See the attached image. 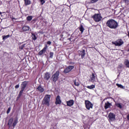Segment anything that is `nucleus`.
<instances>
[{"label": "nucleus", "mask_w": 129, "mask_h": 129, "mask_svg": "<svg viewBox=\"0 0 129 129\" xmlns=\"http://www.w3.org/2000/svg\"><path fill=\"white\" fill-rule=\"evenodd\" d=\"M107 26L110 28V29H116L118 26V23L116 21L113 19H110L106 22Z\"/></svg>", "instance_id": "obj_1"}, {"label": "nucleus", "mask_w": 129, "mask_h": 129, "mask_svg": "<svg viewBox=\"0 0 129 129\" xmlns=\"http://www.w3.org/2000/svg\"><path fill=\"white\" fill-rule=\"evenodd\" d=\"M50 98H51V95H45L42 100V104L47 105V106H50Z\"/></svg>", "instance_id": "obj_2"}, {"label": "nucleus", "mask_w": 129, "mask_h": 129, "mask_svg": "<svg viewBox=\"0 0 129 129\" xmlns=\"http://www.w3.org/2000/svg\"><path fill=\"white\" fill-rule=\"evenodd\" d=\"M17 123H18V119H15L14 120V118H11L9 120L8 125H9V126H12H12H13V127H15L16 125H17Z\"/></svg>", "instance_id": "obj_3"}, {"label": "nucleus", "mask_w": 129, "mask_h": 129, "mask_svg": "<svg viewBox=\"0 0 129 129\" xmlns=\"http://www.w3.org/2000/svg\"><path fill=\"white\" fill-rule=\"evenodd\" d=\"M59 75H60V72L59 71H57L55 74H54L51 79L52 80L53 82H56L58 79H59Z\"/></svg>", "instance_id": "obj_4"}, {"label": "nucleus", "mask_w": 129, "mask_h": 129, "mask_svg": "<svg viewBox=\"0 0 129 129\" xmlns=\"http://www.w3.org/2000/svg\"><path fill=\"white\" fill-rule=\"evenodd\" d=\"M112 44L115 45V46H120L121 45H123V41H122L121 39H119L116 41H112Z\"/></svg>", "instance_id": "obj_5"}, {"label": "nucleus", "mask_w": 129, "mask_h": 129, "mask_svg": "<svg viewBox=\"0 0 129 129\" xmlns=\"http://www.w3.org/2000/svg\"><path fill=\"white\" fill-rule=\"evenodd\" d=\"M85 104L86 105V107L87 109L89 110L90 108H93V104L91 103V102L88 100L85 101Z\"/></svg>", "instance_id": "obj_6"}, {"label": "nucleus", "mask_w": 129, "mask_h": 129, "mask_svg": "<svg viewBox=\"0 0 129 129\" xmlns=\"http://www.w3.org/2000/svg\"><path fill=\"white\" fill-rule=\"evenodd\" d=\"M108 120L109 122H111V121H114L115 120V114H114L113 113H109L108 116Z\"/></svg>", "instance_id": "obj_7"}, {"label": "nucleus", "mask_w": 129, "mask_h": 129, "mask_svg": "<svg viewBox=\"0 0 129 129\" xmlns=\"http://www.w3.org/2000/svg\"><path fill=\"white\" fill-rule=\"evenodd\" d=\"M93 18L94 19V21L95 22H100L101 21V19H102V17H101V15L100 14H95Z\"/></svg>", "instance_id": "obj_8"}, {"label": "nucleus", "mask_w": 129, "mask_h": 129, "mask_svg": "<svg viewBox=\"0 0 129 129\" xmlns=\"http://www.w3.org/2000/svg\"><path fill=\"white\" fill-rule=\"evenodd\" d=\"M96 76H95V74L92 73L91 76H90V82H92L93 83H94L96 82Z\"/></svg>", "instance_id": "obj_9"}, {"label": "nucleus", "mask_w": 129, "mask_h": 129, "mask_svg": "<svg viewBox=\"0 0 129 129\" xmlns=\"http://www.w3.org/2000/svg\"><path fill=\"white\" fill-rule=\"evenodd\" d=\"M74 68V66H69L68 68H66L63 71V73H69V72H70V71H71V70H72V69H73Z\"/></svg>", "instance_id": "obj_10"}, {"label": "nucleus", "mask_w": 129, "mask_h": 129, "mask_svg": "<svg viewBox=\"0 0 129 129\" xmlns=\"http://www.w3.org/2000/svg\"><path fill=\"white\" fill-rule=\"evenodd\" d=\"M43 78L44 79V80H46V81H48V80H49V79H50V78H51V74H50V73H45L44 74Z\"/></svg>", "instance_id": "obj_11"}, {"label": "nucleus", "mask_w": 129, "mask_h": 129, "mask_svg": "<svg viewBox=\"0 0 129 129\" xmlns=\"http://www.w3.org/2000/svg\"><path fill=\"white\" fill-rule=\"evenodd\" d=\"M28 83H29V82L28 81L23 82L20 86L21 89H23L25 90L26 87H27V85H28Z\"/></svg>", "instance_id": "obj_12"}, {"label": "nucleus", "mask_w": 129, "mask_h": 129, "mask_svg": "<svg viewBox=\"0 0 129 129\" xmlns=\"http://www.w3.org/2000/svg\"><path fill=\"white\" fill-rule=\"evenodd\" d=\"M47 48H48V46L45 44L44 47L39 52L38 55H40L41 56L42 54H44V53H45V52L47 51Z\"/></svg>", "instance_id": "obj_13"}, {"label": "nucleus", "mask_w": 129, "mask_h": 129, "mask_svg": "<svg viewBox=\"0 0 129 129\" xmlns=\"http://www.w3.org/2000/svg\"><path fill=\"white\" fill-rule=\"evenodd\" d=\"M61 103L62 101L61 100V99H60V96H57L56 98L55 104H61Z\"/></svg>", "instance_id": "obj_14"}, {"label": "nucleus", "mask_w": 129, "mask_h": 129, "mask_svg": "<svg viewBox=\"0 0 129 129\" xmlns=\"http://www.w3.org/2000/svg\"><path fill=\"white\" fill-rule=\"evenodd\" d=\"M66 102L68 106H72L74 104V100H73L67 101Z\"/></svg>", "instance_id": "obj_15"}, {"label": "nucleus", "mask_w": 129, "mask_h": 129, "mask_svg": "<svg viewBox=\"0 0 129 129\" xmlns=\"http://www.w3.org/2000/svg\"><path fill=\"white\" fill-rule=\"evenodd\" d=\"M110 106H111V103H109V102L107 101L105 103V109L110 108Z\"/></svg>", "instance_id": "obj_16"}, {"label": "nucleus", "mask_w": 129, "mask_h": 129, "mask_svg": "<svg viewBox=\"0 0 129 129\" xmlns=\"http://www.w3.org/2000/svg\"><path fill=\"white\" fill-rule=\"evenodd\" d=\"M80 55H81L82 59H83L84 57H85V55H86L85 50H83L82 51H80Z\"/></svg>", "instance_id": "obj_17"}, {"label": "nucleus", "mask_w": 129, "mask_h": 129, "mask_svg": "<svg viewBox=\"0 0 129 129\" xmlns=\"http://www.w3.org/2000/svg\"><path fill=\"white\" fill-rule=\"evenodd\" d=\"M25 6H30L31 5V0H24Z\"/></svg>", "instance_id": "obj_18"}, {"label": "nucleus", "mask_w": 129, "mask_h": 129, "mask_svg": "<svg viewBox=\"0 0 129 129\" xmlns=\"http://www.w3.org/2000/svg\"><path fill=\"white\" fill-rule=\"evenodd\" d=\"M22 30L24 32H27V31H29V30H30V27H29V26H24L22 28Z\"/></svg>", "instance_id": "obj_19"}, {"label": "nucleus", "mask_w": 129, "mask_h": 129, "mask_svg": "<svg viewBox=\"0 0 129 129\" xmlns=\"http://www.w3.org/2000/svg\"><path fill=\"white\" fill-rule=\"evenodd\" d=\"M124 65L127 68H129V61L127 59H125L124 62Z\"/></svg>", "instance_id": "obj_20"}, {"label": "nucleus", "mask_w": 129, "mask_h": 129, "mask_svg": "<svg viewBox=\"0 0 129 129\" xmlns=\"http://www.w3.org/2000/svg\"><path fill=\"white\" fill-rule=\"evenodd\" d=\"M37 89L39 91V92H43L44 91V88H42L41 86H38Z\"/></svg>", "instance_id": "obj_21"}, {"label": "nucleus", "mask_w": 129, "mask_h": 129, "mask_svg": "<svg viewBox=\"0 0 129 129\" xmlns=\"http://www.w3.org/2000/svg\"><path fill=\"white\" fill-rule=\"evenodd\" d=\"M86 88H88V89H94V88H95V85H91V86H87Z\"/></svg>", "instance_id": "obj_22"}, {"label": "nucleus", "mask_w": 129, "mask_h": 129, "mask_svg": "<svg viewBox=\"0 0 129 129\" xmlns=\"http://www.w3.org/2000/svg\"><path fill=\"white\" fill-rule=\"evenodd\" d=\"M116 86H118V87H119V88H121V89H124V88H125L124 86L119 84H116Z\"/></svg>", "instance_id": "obj_23"}, {"label": "nucleus", "mask_w": 129, "mask_h": 129, "mask_svg": "<svg viewBox=\"0 0 129 129\" xmlns=\"http://www.w3.org/2000/svg\"><path fill=\"white\" fill-rule=\"evenodd\" d=\"M80 31L81 32L82 34L84 32V28H83V26L80 25L79 28Z\"/></svg>", "instance_id": "obj_24"}, {"label": "nucleus", "mask_w": 129, "mask_h": 129, "mask_svg": "<svg viewBox=\"0 0 129 129\" xmlns=\"http://www.w3.org/2000/svg\"><path fill=\"white\" fill-rule=\"evenodd\" d=\"M2 37H3V40H7V39H8V38H10V35H3Z\"/></svg>", "instance_id": "obj_25"}, {"label": "nucleus", "mask_w": 129, "mask_h": 129, "mask_svg": "<svg viewBox=\"0 0 129 129\" xmlns=\"http://www.w3.org/2000/svg\"><path fill=\"white\" fill-rule=\"evenodd\" d=\"M32 39L33 41H36L37 39V36H36L35 34H32Z\"/></svg>", "instance_id": "obj_26"}, {"label": "nucleus", "mask_w": 129, "mask_h": 129, "mask_svg": "<svg viewBox=\"0 0 129 129\" xmlns=\"http://www.w3.org/2000/svg\"><path fill=\"white\" fill-rule=\"evenodd\" d=\"M115 105L117 107H119V108H122V106L121 105V104L120 103H116L115 104Z\"/></svg>", "instance_id": "obj_27"}, {"label": "nucleus", "mask_w": 129, "mask_h": 129, "mask_svg": "<svg viewBox=\"0 0 129 129\" xmlns=\"http://www.w3.org/2000/svg\"><path fill=\"white\" fill-rule=\"evenodd\" d=\"M33 19V16H28L27 17V20L28 21V22H30V21H32V20Z\"/></svg>", "instance_id": "obj_28"}, {"label": "nucleus", "mask_w": 129, "mask_h": 129, "mask_svg": "<svg viewBox=\"0 0 129 129\" xmlns=\"http://www.w3.org/2000/svg\"><path fill=\"white\" fill-rule=\"evenodd\" d=\"M74 83L76 86H79L80 85V84H79L78 82L76 81V80L74 81Z\"/></svg>", "instance_id": "obj_29"}, {"label": "nucleus", "mask_w": 129, "mask_h": 129, "mask_svg": "<svg viewBox=\"0 0 129 129\" xmlns=\"http://www.w3.org/2000/svg\"><path fill=\"white\" fill-rule=\"evenodd\" d=\"M25 47H26V43H24V44H22L21 46H20L19 47V48L21 50H23L24 49V48H25Z\"/></svg>", "instance_id": "obj_30"}, {"label": "nucleus", "mask_w": 129, "mask_h": 129, "mask_svg": "<svg viewBox=\"0 0 129 129\" xmlns=\"http://www.w3.org/2000/svg\"><path fill=\"white\" fill-rule=\"evenodd\" d=\"M53 56H54V53L52 52H50L49 53V57L53 58Z\"/></svg>", "instance_id": "obj_31"}, {"label": "nucleus", "mask_w": 129, "mask_h": 129, "mask_svg": "<svg viewBox=\"0 0 129 129\" xmlns=\"http://www.w3.org/2000/svg\"><path fill=\"white\" fill-rule=\"evenodd\" d=\"M21 89V91H20V92L19 93L20 95H21V94H23V92H24V91L25 90H24L23 89Z\"/></svg>", "instance_id": "obj_32"}, {"label": "nucleus", "mask_w": 129, "mask_h": 129, "mask_svg": "<svg viewBox=\"0 0 129 129\" xmlns=\"http://www.w3.org/2000/svg\"><path fill=\"white\" fill-rule=\"evenodd\" d=\"M98 1H99V0H92V1H91V3L92 4H93V3H96L97 2H98Z\"/></svg>", "instance_id": "obj_33"}, {"label": "nucleus", "mask_w": 129, "mask_h": 129, "mask_svg": "<svg viewBox=\"0 0 129 129\" xmlns=\"http://www.w3.org/2000/svg\"><path fill=\"white\" fill-rule=\"evenodd\" d=\"M40 2L41 3V5H44L45 3V0H40Z\"/></svg>", "instance_id": "obj_34"}, {"label": "nucleus", "mask_w": 129, "mask_h": 129, "mask_svg": "<svg viewBox=\"0 0 129 129\" xmlns=\"http://www.w3.org/2000/svg\"><path fill=\"white\" fill-rule=\"evenodd\" d=\"M124 2L125 3V4H126V5H128L129 1L128 0H124Z\"/></svg>", "instance_id": "obj_35"}, {"label": "nucleus", "mask_w": 129, "mask_h": 129, "mask_svg": "<svg viewBox=\"0 0 129 129\" xmlns=\"http://www.w3.org/2000/svg\"><path fill=\"white\" fill-rule=\"evenodd\" d=\"M10 111H11V107H9L7 111V113H8V114L10 113Z\"/></svg>", "instance_id": "obj_36"}, {"label": "nucleus", "mask_w": 129, "mask_h": 129, "mask_svg": "<svg viewBox=\"0 0 129 129\" xmlns=\"http://www.w3.org/2000/svg\"><path fill=\"white\" fill-rule=\"evenodd\" d=\"M19 87H20V85H17L16 86H15V88L16 89H18V88H19Z\"/></svg>", "instance_id": "obj_37"}, {"label": "nucleus", "mask_w": 129, "mask_h": 129, "mask_svg": "<svg viewBox=\"0 0 129 129\" xmlns=\"http://www.w3.org/2000/svg\"><path fill=\"white\" fill-rule=\"evenodd\" d=\"M47 44H48V45H51V41H48L47 42Z\"/></svg>", "instance_id": "obj_38"}, {"label": "nucleus", "mask_w": 129, "mask_h": 129, "mask_svg": "<svg viewBox=\"0 0 129 129\" xmlns=\"http://www.w3.org/2000/svg\"><path fill=\"white\" fill-rule=\"evenodd\" d=\"M121 67H122V65H119L118 66V68H121Z\"/></svg>", "instance_id": "obj_39"}, {"label": "nucleus", "mask_w": 129, "mask_h": 129, "mask_svg": "<svg viewBox=\"0 0 129 129\" xmlns=\"http://www.w3.org/2000/svg\"><path fill=\"white\" fill-rule=\"evenodd\" d=\"M127 119L129 120V114L127 115Z\"/></svg>", "instance_id": "obj_40"}, {"label": "nucleus", "mask_w": 129, "mask_h": 129, "mask_svg": "<svg viewBox=\"0 0 129 129\" xmlns=\"http://www.w3.org/2000/svg\"><path fill=\"white\" fill-rule=\"evenodd\" d=\"M12 20H16L15 18H12Z\"/></svg>", "instance_id": "obj_41"}, {"label": "nucleus", "mask_w": 129, "mask_h": 129, "mask_svg": "<svg viewBox=\"0 0 129 129\" xmlns=\"http://www.w3.org/2000/svg\"><path fill=\"white\" fill-rule=\"evenodd\" d=\"M60 36H61V37H63V35H61Z\"/></svg>", "instance_id": "obj_42"}, {"label": "nucleus", "mask_w": 129, "mask_h": 129, "mask_svg": "<svg viewBox=\"0 0 129 129\" xmlns=\"http://www.w3.org/2000/svg\"><path fill=\"white\" fill-rule=\"evenodd\" d=\"M127 51L129 52V48H128V50H127Z\"/></svg>", "instance_id": "obj_43"}, {"label": "nucleus", "mask_w": 129, "mask_h": 129, "mask_svg": "<svg viewBox=\"0 0 129 129\" xmlns=\"http://www.w3.org/2000/svg\"><path fill=\"white\" fill-rule=\"evenodd\" d=\"M2 14V13L0 12V14Z\"/></svg>", "instance_id": "obj_44"}]
</instances>
